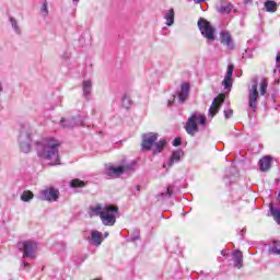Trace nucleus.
Returning <instances> with one entry per match:
<instances>
[{"instance_id": "nucleus-29", "label": "nucleus", "mask_w": 280, "mask_h": 280, "mask_svg": "<svg viewBox=\"0 0 280 280\" xmlns=\"http://www.w3.org/2000/svg\"><path fill=\"white\" fill-rule=\"evenodd\" d=\"M269 253H273V255H280V241H275L272 243V246L269 249Z\"/></svg>"}, {"instance_id": "nucleus-25", "label": "nucleus", "mask_w": 280, "mask_h": 280, "mask_svg": "<svg viewBox=\"0 0 280 280\" xmlns=\"http://www.w3.org/2000/svg\"><path fill=\"white\" fill-rule=\"evenodd\" d=\"M174 196V190L170 188V186L166 188V191L161 192L156 196L158 200H170Z\"/></svg>"}, {"instance_id": "nucleus-35", "label": "nucleus", "mask_w": 280, "mask_h": 280, "mask_svg": "<svg viewBox=\"0 0 280 280\" xmlns=\"http://www.w3.org/2000/svg\"><path fill=\"white\" fill-rule=\"evenodd\" d=\"M42 12L45 13V16H47V14H49V10H47V2H44L42 5Z\"/></svg>"}, {"instance_id": "nucleus-33", "label": "nucleus", "mask_w": 280, "mask_h": 280, "mask_svg": "<svg viewBox=\"0 0 280 280\" xmlns=\"http://www.w3.org/2000/svg\"><path fill=\"white\" fill-rule=\"evenodd\" d=\"M223 115L225 119H231V117H233V109L231 108L224 109Z\"/></svg>"}, {"instance_id": "nucleus-1", "label": "nucleus", "mask_w": 280, "mask_h": 280, "mask_svg": "<svg viewBox=\"0 0 280 280\" xmlns=\"http://www.w3.org/2000/svg\"><path fill=\"white\" fill-rule=\"evenodd\" d=\"M58 148H60V142L50 138L37 143V154L39 159L49 161V165H60Z\"/></svg>"}, {"instance_id": "nucleus-27", "label": "nucleus", "mask_w": 280, "mask_h": 280, "mask_svg": "<svg viewBox=\"0 0 280 280\" xmlns=\"http://www.w3.org/2000/svg\"><path fill=\"white\" fill-rule=\"evenodd\" d=\"M265 8L267 12H277V3L275 0H267L265 2Z\"/></svg>"}, {"instance_id": "nucleus-40", "label": "nucleus", "mask_w": 280, "mask_h": 280, "mask_svg": "<svg viewBox=\"0 0 280 280\" xmlns=\"http://www.w3.org/2000/svg\"><path fill=\"white\" fill-rule=\"evenodd\" d=\"M221 255H222L223 257H226V252H225V250H221Z\"/></svg>"}, {"instance_id": "nucleus-17", "label": "nucleus", "mask_w": 280, "mask_h": 280, "mask_svg": "<svg viewBox=\"0 0 280 280\" xmlns=\"http://www.w3.org/2000/svg\"><path fill=\"white\" fill-rule=\"evenodd\" d=\"M260 172H268L272 167V156L265 155L258 162Z\"/></svg>"}, {"instance_id": "nucleus-8", "label": "nucleus", "mask_w": 280, "mask_h": 280, "mask_svg": "<svg viewBox=\"0 0 280 280\" xmlns=\"http://www.w3.org/2000/svg\"><path fill=\"white\" fill-rule=\"evenodd\" d=\"M197 25L205 38H207L208 40H215V28L211 26V23L209 21L200 18L197 22Z\"/></svg>"}, {"instance_id": "nucleus-44", "label": "nucleus", "mask_w": 280, "mask_h": 280, "mask_svg": "<svg viewBox=\"0 0 280 280\" xmlns=\"http://www.w3.org/2000/svg\"><path fill=\"white\" fill-rule=\"evenodd\" d=\"M173 102L172 101H168V106H172Z\"/></svg>"}, {"instance_id": "nucleus-34", "label": "nucleus", "mask_w": 280, "mask_h": 280, "mask_svg": "<svg viewBox=\"0 0 280 280\" xmlns=\"http://www.w3.org/2000/svg\"><path fill=\"white\" fill-rule=\"evenodd\" d=\"M182 144H183V139H180V138L174 139V141H173L174 148H178V145H182Z\"/></svg>"}, {"instance_id": "nucleus-18", "label": "nucleus", "mask_w": 280, "mask_h": 280, "mask_svg": "<svg viewBox=\"0 0 280 280\" xmlns=\"http://www.w3.org/2000/svg\"><path fill=\"white\" fill-rule=\"evenodd\" d=\"M233 261H234V268H242L244 266V254H242V250L236 249L232 254Z\"/></svg>"}, {"instance_id": "nucleus-12", "label": "nucleus", "mask_w": 280, "mask_h": 280, "mask_svg": "<svg viewBox=\"0 0 280 280\" xmlns=\"http://www.w3.org/2000/svg\"><path fill=\"white\" fill-rule=\"evenodd\" d=\"M220 43L221 45H224V47H226V49H229L230 51H233L235 49L233 36H231V33L229 31H222L220 33Z\"/></svg>"}, {"instance_id": "nucleus-4", "label": "nucleus", "mask_w": 280, "mask_h": 280, "mask_svg": "<svg viewBox=\"0 0 280 280\" xmlns=\"http://www.w3.org/2000/svg\"><path fill=\"white\" fill-rule=\"evenodd\" d=\"M198 121L200 126H206L207 116H205V114L194 112L184 126L187 135L190 137H196V132H199L200 129L198 128Z\"/></svg>"}, {"instance_id": "nucleus-39", "label": "nucleus", "mask_w": 280, "mask_h": 280, "mask_svg": "<svg viewBox=\"0 0 280 280\" xmlns=\"http://www.w3.org/2000/svg\"><path fill=\"white\" fill-rule=\"evenodd\" d=\"M205 1H207V0H195V3L199 4V3H202Z\"/></svg>"}, {"instance_id": "nucleus-10", "label": "nucleus", "mask_w": 280, "mask_h": 280, "mask_svg": "<svg viewBox=\"0 0 280 280\" xmlns=\"http://www.w3.org/2000/svg\"><path fill=\"white\" fill-rule=\"evenodd\" d=\"M60 124L62 128H75V126H83L84 118L82 115L78 114L77 116L71 117L70 119L61 118Z\"/></svg>"}, {"instance_id": "nucleus-36", "label": "nucleus", "mask_w": 280, "mask_h": 280, "mask_svg": "<svg viewBox=\"0 0 280 280\" xmlns=\"http://www.w3.org/2000/svg\"><path fill=\"white\" fill-rule=\"evenodd\" d=\"M276 67L280 73V52H278V55L276 57Z\"/></svg>"}, {"instance_id": "nucleus-20", "label": "nucleus", "mask_w": 280, "mask_h": 280, "mask_svg": "<svg viewBox=\"0 0 280 280\" xmlns=\"http://www.w3.org/2000/svg\"><path fill=\"white\" fill-rule=\"evenodd\" d=\"M91 244H93V246H101L102 245V233L97 230H93L91 232V240H90Z\"/></svg>"}, {"instance_id": "nucleus-37", "label": "nucleus", "mask_w": 280, "mask_h": 280, "mask_svg": "<svg viewBox=\"0 0 280 280\" xmlns=\"http://www.w3.org/2000/svg\"><path fill=\"white\" fill-rule=\"evenodd\" d=\"M139 232H136L132 236H131V242H137V240H139Z\"/></svg>"}, {"instance_id": "nucleus-45", "label": "nucleus", "mask_w": 280, "mask_h": 280, "mask_svg": "<svg viewBox=\"0 0 280 280\" xmlns=\"http://www.w3.org/2000/svg\"><path fill=\"white\" fill-rule=\"evenodd\" d=\"M105 237H108V232L105 233Z\"/></svg>"}, {"instance_id": "nucleus-22", "label": "nucleus", "mask_w": 280, "mask_h": 280, "mask_svg": "<svg viewBox=\"0 0 280 280\" xmlns=\"http://www.w3.org/2000/svg\"><path fill=\"white\" fill-rule=\"evenodd\" d=\"M174 16H175L174 9L164 11V19L168 27H172V25H174Z\"/></svg>"}, {"instance_id": "nucleus-23", "label": "nucleus", "mask_w": 280, "mask_h": 280, "mask_svg": "<svg viewBox=\"0 0 280 280\" xmlns=\"http://www.w3.org/2000/svg\"><path fill=\"white\" fill-rule=\"evenodd\" d=\"M165 145H167V140L166 139H161L160 141H155L154 149H153V154H161L163 152Z\"/></svg>"}, {"instance_id": "nucleus-43", "label": "nucleus", "mask_w": 280, "mask_h": 280, "mask_svg": "<svg viewBox=\"0 0 280 280\" xmlns=\"http://www.w3.org/2000/svg\"><path fill=\"white\" fill-rule=\"evenodd\" d=\"M78 1H79V0H73V3H74L75 5H78Z\"/></svg>"}, {"instance_id": "nucleus-9", "label": "nucleus", "mask_w": 280, "mask_h": 280, "mask_svg": "<svg viewBox=\"0 0 280 280\" xmlns=\"http://www.w3.org/2000/svg\"><path fill=\"white\" fill-rule=\"evenodd\" d=\"M135 165H137V162H131L130 164L117 167L109 166L107 167V176H115L116 178H119V176H121V174H124L125 172H130V170H132Z\"/></svg>"}, {"instance_id": "nucleus-28", "label": "nucleus", "mask_w": 280, "mask_h": 280, "mask_svg": "<svg viewBox=\"0 0 280 280\" xmlns=\"http://www.w3.org/2000/svg\"><path fill=\"white\" fill-rule=\"evenodd\" d=\"M34 199V194L30 190H25L23 191V194L21 195V200L23 202H30V200Z\"/></svg>"}, {"instance_id": "nucleus-41", "label": "nucleus", "mask_w": 280, "mask_h": 280, "mask_svg": "<svg viewBox=\"0 0 280 280\" xmlns=\"http://www.w3.org/2000/svg\"><path fill=\"white\" fill-rule=\"evenodd\" d=\"M137 191H141V186H136Z\"/></svg>"}, {"instance_id": "nucleus-3", "label": "nucleus", "mask_w": 280, "mask_h": 280, "mask_svg": "<svg viewBox=\"0 0 280 280\" xmlns=\"http://www.w3.org/2000/svg\"><path fill=\"white\" fill-rule=\"evenodd\" d=\"M19 138L18 142L20 145L21 152H24V154H27L32 152V125L27 121H23L19 124Z\"/></svg>"}, {"instance_id": "nucleus-26", "label": "nucleus", "mask_w": 280, "mask_h": 280, "mask_svg": "<svg viewBox=\"0 0 280 280\" xmlns=\"http://www.w3.org/2000/svg\"><path fill=\"white\" fill-rule=\"evenodd\" d=\"M269 210H270V213H271L273 220H276V222H278V224H280V209L275 208V206H272V203H270Z\"/></svg>"}, {"instance_id": "nucleus-42", "label": "nucleus", "mask_w": 280, "mask_h": 280, "mask_svg": "<svg viewBox=\"0 0 280 280\" xmlns=\"http://www.w3.org/2000/svg\"><path fill=\"white\" fill-rule=\"evenodd\" d=\"M61 246L63 249L67 248V244H65V243H61Z\"/></svg>"}, {"instance_id": "nucleus-38", "label": "nucleus", "mask_w": 280, "mask_h": 280, "mask_svg": "<svg viewBox=\"0 0 280 280\" xmlns=\"http://www.w3.org/2000/svg\"><path fill=\"white\" fill-rule=\"evenodd\" d=\"M27 266H30V264H27L26 261H22V265L20 266V270H25V268H27Z\"/></svg>"}, {"instance_id": "nucleus-14", "label": "nucleus", "mask_w": 280, "mask_h": 280, "mask_svg": "<svg viewBox=\"0 0 280 280\" xmlns=\"http://www.w3.org/2000/svg\"><path fill=\"white\" fill-rule=\"evenodd\" d=\"M231 10H233V4L226 0H221L215 4V11L219 14H222V15L231 14Z\"/></svg>"}, {"instance_id": "nucleus-16", "label": "nucleus", "mask_w": 280, "mask_h": 280, "mask_svg": "<svg viewBox=\"0 0 280 280\" xmlns=\"http://www.w3.org/2000/svg\"><path fill=\"white\" fill-rule=\"evenodd\" d=\"M184 152L182 150L173 151L170 160L163 164V167H172L174 163L180 162V156H183Z\"/></svg>"}, {"instance_id": "nucleus-11", "label": "nucleus", "mask_w": 280, "mask_h": 280, "mask_svg": "<svg viewBox=\"0 0 280 280\" xmlns=\"http://www.w3.org/2000/svg\"><path fill=\"white\" fill-rule=\"evenodd\" d=\"M60 196V191L55 188H47L40 191V200H47L48 202H56Z\"/></svg>"}, {"instance_id": "nucleus-6", "label": "nucleus", "mask_w": 280, "mask_h": 280, "mask_svg": "<svg viewBox=\"0 0 280 280\" xmlns=\"http://www.w3.org/2000/svg\"><path fill=\"white\" fill-rule=\"evenodd\" d=\"M19 250L23 253V259H36V254L34 250L38 248V245L34 241H24L18 243Z\"/></svg>"}, {"instance_id": "nucleus-21", "label": "nucleus", "mask_w": 280, "mask_h": 280, "mask_svg": "<svg viewBox=\"0 0 280 280\" xmlns=\"http://www.w3.org/2000/svg\"><path fill=\"white\" fill-rule=\"evenodd\" d=\"M93 89V83L91 80L83 81V96L85 100H91V91Z\"/></svg>"}, {"instance_id": "nucleus-31", "label": "nucleus", "mask_w": 280, "mask_h": 280, "mask_svg": "<svg viewBox=\"0 0 280 280\" xmlns=\"http://www.w3.org/2000/svg\"><path fill=\"white\" fill-rule=\"evenodd\" d=\"M268 90V82L262 80L260 82V95H266V91Z\"/></svg>"}, {"instance_id": "nucleus-30", "label": "nucleus", "mask_w": 280, "mask_h": 280, "mask_svg": "<svg viewBox=\"0 0 280 280\" xmlns=\"http://www.w3.org/2000/svg\"><path fill=\"white\" fill-rule=\"evenodd\" d=\"M130 106H132V102L130 101V97H128V95L125 94L122 96V107L130 108Z\"/></svg>"}, {"instance_id": "nucleus-19", "label": "nucleus", "mask_w": 280, "mask_h": 280, "mask_svg": "<svg viewBox=\"0 0 280 280\" xmlns=\"http://www.w3.org/2000/svg\"><path fill=\"white\" fill-rule=\"evenodd\" d=\"M223 103H224V96L214 98L212 101V104H211L209 110H208L209 115L211 117H215V115H218V110H215V108H218V104H223Z\"/></svg>"}, {"instance_id": "nucleus-2", "label": "nucleus", "mask_w": 280, "mask_h": 280, "mask_svg": "<svg viewBox=\"0 0 280 280\" xmlns=\"http://www.w3.org/2000/svg\"><path fill=\"white\" fill-rule=\"evenodd\" d=\"M91 211L93 215H100L104 226H115V222H117L115 214L119 213V208L113 205L102 206V203H97L91 208Z\"/></svg>"}, {"instance_id": "nucleus-7", "label": "nucleus", "mask_w": 280, "mask_h": 280, "mask_svg": "<svg viewBox=\"0 0 280 280\" xmlns=\"http://www.w3.org/2000/svg\"><path fill=\"white\" fill-rule=\"evenodd\" d=\"M142 142L140 144L141 152H150L159 141V133L148 132L141 136Z\"/></svg>"}, {"instance_id": "nucleus-13", "label": "nucleus", "mask_w": 280, "mask_h": 280, "mask_svg": "<svg viewBox=\"0 0 280 280\" xmlns=\"http://www.w3.org/2000/svg\"><path fill=\"white\" fill-rule=\"evenodd\" d=\"M235 70V66L233 63H230L228 66L226 74L222 81V86L224 89L230 90L233 86V71Z\"/></svg>"}, {"instance_id": "nucleus-32", "label": "nucleus", "mask_w": 280, "mask_h": 280, "mask_svg": "<svg viewBox=\"0 0 280 280\" xmlns=\"http://www.w3.org/2000/svg\"><path fill=\"white\" fill-rule=\"evenodd\" d=\"M11 25L13 30L18 33L21 34V30H19V25L16 24V20L14 18H10Z\"/></svg>"}, {"instance_id": "nucleus-5", "label": "nucleus", "mask_w": 280, "mask_h": 280, "mask_svg": "<svg viewBox=\"0 0 280 280\" xmlns=\"http://www.w3.org/2000/svg\"><path fill=\"white\" fill-rule=\"evenodd\" d=\"M258 86L259 79L254 77L252 79V84L248 86V106L254 113L257 110V97H259V92H257Z\"/></svg>"}, {"instance_id": "nucleus-15", "label": "nucleus", "mask_w": 280, "mask_h": 280, "mask_svg": "<svg viewBox=\"0 0 280 280\" xmlns=\"http://www.w3.org/2000/svg\"><path fill=\"white\" fill-rule=\"evenodd\" d=\"M191 91V85L189 82H184L180 85V93L177 95L179 100V104H185L187 102V97H189V92Z\"/></svg>"}, {"instance_id": "nucleus-24", "label": "nucleus", "mask_w": 280, "mask_h": 280, "mask_svg": "<svg viewBox=\"0 0 280 280\" xmlns=\"http://www.w3.org/2000/svg\"><path fill=\"white\" fill-rule=\"evenodd\" d=\"M70 187L72 189H82L83 187H86V182L80 179V178H75L70 180Z\"/></svg>"}]
</instances>
